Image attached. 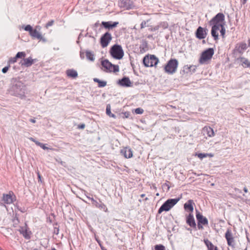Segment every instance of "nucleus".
Listing matches in <instances>:
<instances>
[{
	"mask_svg": "<svg viewBox=\"0 0 250 250\" xmlns=\"http://www.w3.org/2000/svg\"><path fill=\"white\" fill-rule=\"evenodd\" d=\"M24 86L21 82H17L10 88V93L16 96L21 97L24 94Z\"/></svg>",
	"mask_w": 250,
	"mask_h": 250,
	"instance_id": "f257e3e1",
	"label": "nucleus"
},
{
	"mask_svg": "<svg viewBox=\"0 0 250 250\" xmlns=\"http://www.w3.org/2000/svg\"><path fill=\"white\" fill-rule=\"evenodd\" d=\"M179 201V198L169 199L167 200L159 208L158 213L161 214L164 211H167L169 210Z\"/></svg>",
	"mask_w": 250,
	"mask_h": 250,
	"instance_id": "f03ea898",
	"label": "nucleus"
},
{
	"mask_svg": "<svg viewBox=\"0 0 250 250\" xmlns=\"http://www.w3.org/2000/svg\"><path fill=\"white\" fill-rule=\"evenodd\" d=\"M178 65V61L175 59H171L167 62L165 65V71L168 74H173L177 71Z\"/></svg>",
	"mask_w": 250,
	"mask_h": 250,
	"instance_id": "7ed1b4c3",
	"label": "nucleus"
},
{
	"mask_svg": "<svg viewBox=\"0 0 250 250\" xmlns=\"http://www.w3.org/2000/svg\"><path fill=\"white\" fill-rule=\"evenodd\" d=\"M110 53L113 58L118 60L121 59L124 55L122 46L118 44H114L111 47Z\"/></svg>",
	"mask_w": 250,
	"mask_h": 250,
	"instance_id": "20e7f679",
	"label": "nucleus"
},
{
	"mask_svg": "<svg viewBox=\"0 0 250 250\" xmlns=\"http://www.w3.org/2000/svg\"><path fill=\"white\" fill-rule=\"evenodd\" d=\"M102 69L105 72H117L119 71V66L112 64L108 60L105 59L102 61Z\"/></svg>",
	"mask_w": 250,
	"mask_h": 250,
	"instance_id": "39448f33",
	"label": "nucleus"
},
{
	"mask_svg": "<svg viewBox=\"0 0 250 250\" xmlns=\"http://www.w3.org/2000/svg\"><path fill=\"white\" fill-rule=\"evenodd\" d=\"M214 54V49L212 48H209L202 53L199 59V62L201 64H205L211 60Z\"/></svg>",
	"mask_w": 250,
	"mask_h": 250,
	"instance_id": "423d86ee",
	"label": "nucleus"
},
{
	"mask_svg": "<svg viewBox=\"0 0 250 250\" xmlns=\"http://www.w3.org/2000/svg\"><path fill=\"white\" fill-rule=\"evenodd\" d=\"M158 62V59L153 55H146L143 59V63L146 67L156 66Z\"/></svg>",
	"mask_w": 250,
	"mask_h": 250,
	"instance_id": "0eeeda50",
	"label": "nucleus"
},
{
	"mask_svg": "<svg viewBox=\"0 0 250 250\" xmlns=\"http://www.w3.org/2000/svg\"><path fill=\"white\" fill-rule=\"evenodd\" d=\"M112 40V36L108 32L103 35L100 39V43L103 48L106 47Z\"/></svg>",
	"mask_w": 250,
	"mask_h": 250,
	"instance_id": "6e6552de",
	"label": "nucleus"
},
{
	"mask_svg": "<svg viewBox=\"0 0 250 250\" xmlns=\"http://www.w3.org/2000/svg\"><path fill=\"white\" fill-rule=\"evenodd\" d=\"M225 20V16L222 13H219L215 15L210 21V25L221 24L219 22L223 21Z\"/></svg>",
	"mask_w": 250,
	"mask_h": 250,
	"instance_id": "1a4fd4ad",
	"label": "nucleus"
},
{
	"mask_svg": "<svg viewBox=\"0 0 250 250\" xmlns=\"http://www.w3.org/2000/svg\"><path fill=\"white\" fill-rule=\"evenodd\" d=\"M208 31V30L207 29L199 26L195 32L196 38L200 40L205 39L207 36Z\"/></svg>",
	"mask_w": 250,
	"mask_h": 250,
	"instance_id": "9d476101",
	"label": "nucleus"
},
{
	"mask_svg": "<svg viewBox=\"0 0 250 250\" xmlns=\"http://www.w3.org/2000/svg\"><path fill=\"white\" fill-rule=\"evenodd\" d=\"M119 5L121 8L125 9H131L133 7V4L131 0H120Z\"/></svg>",
	"mask_w": 250,
	"mask_h": 250,
	"instance_id": "9b49d317",
	"label": "nucleus"
},
{
	"mask_svg": "<svg viewBox=\"0 0 250 250\" xmlns=\"http://www.w3.org/2000/svg\"><path fill=\"white\" fill-rule=\"evenodd\" d=\"M225 238L227 241V244L229 246L234 247V238L232 237V233L229 229H228L225 233Z\"/></svg>",
	"mask_w": 250,
	"mask_h": 250,
	"instance_id": "f8f14e48",
	"label": "nucleus"
},
{
	"mask_svg": "<svg viewBox=\"0 0 250 250\" xmlns=\"http://www.w3.org/2000/svg\"><path fill=\"white\" fill-rule=\"evenodd\" d=\"M118 84L123 87H130L132 86V83L128 77H124L122 79L118 80Z\"/></svg>",
	"mask_w": 250,
	"mask_h": 250,
	"instance_id": "ddd939ff",
	"label": "nucleus"
},
{
	"mask_svg": "<svg viewBox=\"0 0 250 250\" xmlns=\"http://www.w3.org/2000/svg\"><path fill=\"white\" fill-rule=\"evenodd\" d=\"M91 201H92V204L94 205L96 208H99L101 210H103L105 212L108 211V209L106 206L101 201H100V202L99 203L93 198H91Z\"/></svg>",
	"mask_w": 250,
	"mask_h": 250,
	"instance_id": "4468645a",
	"label": "nucleus"
},
{
	"mask_svg": "<svg viewBox=\"0 0 250 250\" xmlns=\"http://www.w3.org/2000/svg\"><path fill=\"white\" fill-rule=\"evenodd\" d=\"M196 219L198 223L203 225H207L208 224V220L207 218L204 217L202 214L196 210Z\"/></svg>",
	"mask_w": 250,
	"mask_h": 250,
	"instance_id": "2eb2a0df",
	"label": "nucleus"
},
{
	"mask_svg": "<svg viewBox=\"0 0 250 250\" xmlns=\"http://www.w3.org/2000/svg\"><path fill=\"white\" fill-rule=\"evenodd\" d=\"M186 223L190 227L196 228V224L192 213H189L186 217Z\"/></svg>",
	"mask_w": 250,
	"mask_h": 250,
	"instance_id": "dca6fc26",
	"label": "nucleus"
},
{
	"mask_svg": "<svg viewBox=\"0 0 250 250\" xmlns=\"http://www.w3.org/2000/svg\"><path fill=\"white\" fill-rule=\"evenodd\" d=\"M36 61V59H33L31 57H29L24 59L23 61L21 62V66H24L28 67L31 66Z\"/></svg>",
	"mask_w": 250,
	"mask_h": 250,
	"instance_id": "f3484780",
	"label": "nucleus"
},
{
	"mask_svg": "<svg viewBox=\"0 0 250 250\" xmlns=\"http://www.w3.org/2000/svg\"><path fill=\"white\" fill-rule=\"evenodd\" d=\"M119 24L118 22L115 21H102V25L106 29H110L117 26Z\"/></svg>",
	"mask_w": 250,
	"mask_h": 250,
	"instance_id": "a211bd4d",
	"label": "nucleus"
},
{
	"mask_svg": "<svg viewBox=\"0 0 250 250\" xmlns=\"http://www.w3.org/2000/svg\"><path fill=\"white\" fill-rule=\"evenodd\" d=\"M212 28L211 30V34L212 37H213L214 40H217L218 39V33L217 31L220 29L219 24L212 25Z\"/></svg>",
	"mask_w": 250,
	"mask_h": 250,
	"instance_id": "6ab92c4d",
	"label": "nucleus"
},
{
	"mask_svg": "<svg viewBox=\"0 0 250 250\" xmlns=\"http://www.w3.org/2000/svg\"><path fill=\"white\" fill-rule=\"evenodd\" d=\"M194 204L193 200H189L187 202H186L184 205V209L187 211H189L190 212L189 213H192L193 211V205Z\"/></svg>",
	"mask_w": 250,
	"mask_h": 250,
	"instance_id": "aec40b11",
	"label": "nucleus"
},
{
	"mask_svg": "<svg viewBox=\"0 0 250 250\" xmlns=\"http://www.w3.org/2000/svg\"><path fill=\"white\" fill-rule=\"evenodd\" d=\"M19 231L25 239H30V232L28 231L26 225L23 227H20V229H19Z\"/></svg>",
	"mask_w": 250,
	"mask_h": 250,
	"instance_id": "412c9836",
	"label": "nucleus"
},
{
	"mask_svg": "<svg viewBox=\"0 0 250 250\" xmlns=\"http://www.w3.org/2000/svg\"><path fill=\"white\" fill-rule=\"evenodd\" d=\"M121 153L126 158H131L133 156L132 151L129 147H125L121 150Z\"/></svg>",
	"mask_w": 250,
	"mask_h": 250,
	"instance_id": "4be33fe9",
	"label": "nucleus"
},
{
	"mask_svg": "<svg viewBox=\"0 0 250 250\" xmlns=\"http://www.w3.org/2000/svg\"><path fill=\"white\" fill-rule=\"evenodd\" d=\"M203 134H207L208 137H211L214 136V132L213 129L209 126H205L203 128Z\"/></svg>",
	"mask_w": 250,
	"mask_h": 250,
	"instance_id": "5701e85b",
	"label": "nucleus"
},
{
	"mask_svg": "<svg viewBox=\"0 0 250 250\" xmlns=\"http://www.w3.org/2000/svg\"><path fill=\"white\" fill-rule=\"evenodd\" d=\"M247 44L245 43H241L236 46L235 51L238 52L240 54H243L244 51L247 49Z\"/></svg>",
	"mask_w": 250,
	"mask_h": 250,
	"instance_id": "b1692460",
	"label": "nucleus"
},
{
	"mask_svg": "<svg viewBox=\"0 0 250 250\" xmlns=\"http://www.w3.org/2000/svg\"><path fill=\"white\" fill-rule=\"evenodd\" d=\"M2 200L4 203L10 204L13 202V198L10 194H3Z\"/></svg>",
	"mask_w": 250,
	"mask_h": 250,
	"instance_id": "393cba45",
	"label": "nucleus"
},
{
	"mask_svg": "<svg viewBox=\"0 0 250 250\" xmlns=\"http://www.w3.org/2000/svg\"><path fill=\"white\" fill-rule=\"evenodd\" d=\"M237 60L241 63L243 67L250 68V62L248 59L244 57H240Z\"/></svg>",
	"mask_w": 250,
	"mask_h": 250,
	"instance_id": "a878e982",
	"label": "nucleus"
},
{
	"mask_svg": "<svg viewBox=\"0 0 250 250\" xmlns=\"http://www.w3.org/2000/svg\"><path fill=\"white\" fill-rule=\"evenodd\" d=\"M39 26H36V28H38ZM30 35L33 38H36V39H42V35L41 34L38 32L37 30V29H33L31 32L30 34Z\"/></svg>",
	"mask_w": 250,
	"mask_h": 250,
	"instance_id": "bb28decb",
	"label": "nucleus"
},
{
	"mask_svg": "<svg viewBox=\"0 0 250 250\" xmlns=\"http://www.w3.org/2000/svg\"><path fill=\"white\" fill-rule=\"evenodd\" d=\"M66 74L68 77L75 78L78 76L77 72L74 69H68L66 71Z\"/></svg>",
	"mask_w": 250,
	"mask_h": 250,
	"instance_id": "cd10ccee",
	"label": "nucleus"
},
{
	"mask_svg": "<svg viewBox=\"0 0 250 250\" xmlns=\"http://www.w3.org/2000/svg\"><path fill=\"white\" fill-rule=\"evenodd\" d=\"M193 68L192 72H194L196 70V67L195 65H185L183 67V71L186 73L190 72V69Z\"/></svg>",
	"mask_w": 250,
	"mask_h": 250,
	"instance_id": "c85d7f7f",
	"label": "nucleus"
},
{
	"mask_svg": "<svg viewBox=\"0 0 250 250\" xmlns=\"http://www.w3.org/2000/svg\"><path fill=\"white\" fill-rule=\"evenodd\" d=\"M93 81L98 83L99 87H104L106 85V82L104 81H101L98 78H94Z\"/></svg>",
	"mask_w": 250,
	"mask_h": 250,
	"instance_id": "c756f323",
	"label": "nucleus"
},
{
	"mask_svg": "<svg viewBox=\"0 0 250 250\" xmlns=\"http://www.w3.org/2000/svg\"><path fill=\"white\" fill-rule=\"evenodd\" d=\"M85 55L86 57V58L91 61H94L95 60L94 55V54L90 51L87 50L85 52Z\"/></svg>",
	"mask_w": 250,
	"mask_h": 250,
	"instance_id": "7c9ffc66",
	"label": "nucleus"
},
{
	"mask_svg": "<svg viewBox=\"0 0 250 250\" xmlns=\"http://www.w3.org/2000/svg\"><path fill=\"white\" fill-rule=\"evenodd\" d=\"M204 242L207 247L208 250H210V249L217 247L216 246H214L212 243L208 239H204Z\"/></svg>",
	"mask_w": 250,
	"mask_h": 250,
	"instance_id": "2f4dec72",
	"label": "nucleus"
},
{
	"mask_svg": "<svg viewBox=\"0 0 250 250\" xmlns=\"http://www.w3.org/2000/svg\"><path fill=\"white\" fill-rule=\"evenodd\" d=\"M106 113L109 117H113L114 118H116V116L114 114H112L111 112V109H110V104H107L106 105Z\"/></svg>",
	"mask_w": 250,
	"mask_h": 250,
	"instance_id": "473e14b6",
	"label": "nucleus"
},
{
	"mask_svg": "<svg viewBox=\"0 0 250 250\" xmlns=\"http://www.w3.org/2000/svg\"><path fill=\"white\" fill-rule=\"evenodd\" d=\"M157 26H159V29L160 28L165 29L168 27V24L167 22H161L157 25Z\"/></svg>",
	"mask_w": 250,
	"mask_h": 250,
	"instance_id": "72a5a7b5",
	"label": "nucleus"
},
{
	"mask_svg": "<svg viewBox=\"0 0 250 250\" xmlns=\"http://www.w3.org/2000/svg\"><path fill=\"white\" fill-rule=\"evenodd\" d=\"M36 145L39 146H40L41 148H42L44 150H47V149H52L50 148H49L48 147H46L45 145V144H42L40 142H37L36 143Z\"/></svg>",
	"mask_w": 250,
	"mask_h": 250,
	"instance_id": "f704fd0d",
	"label": "nucleus"
},
{
	"mask_svg": "<svg viewBox=\"0 0 250 250\" xmlns=\"http://www.w3.org/2000/svg\"><path fill=\"white\" fill-rule=\"evenodd\" d=\"M26 54L24 52H19L16 55V58H22L25 56Z\"/></svg>",
	"mask_w": 250,
	"mask_h": 250,
	"instance_id": "c9c22d12",
	"label": "nucleus"
},
{
	"mask_svg": "<svg viewBox=\"0 0 250 250\" xmlns=\"http://www.w3.org/2000/svg\"><path fill=\"white\" fill-rule=\"evenodd\" d=\"M22 28L24 29V30L26 31H28L29 33V34L31 32L32 30H33V27L30 25H27L25 26H23Z\"/></svg>",
	"mask_w": 250,
	"mask_h": 250,
	"instance_id": "e433bc0d",
	"label": "nucleus"
},
{
	"mask_svg": "<svg viewBox=\"0 0 250 250\" xmlns=\"http://www.w3.org/2000/svg\"><path fill=\"white\" fill-rule=\"evenodd\" d=\"M220 27L221 28V29L220 30L221 35L223 37V38H224L225 33H226V29H225L224 26L223 24H220Z\"/></svg>",
	"mask_w": 250,
	"mask_h": 250,
	"instance_id": "4c0bfd02",
	"label": "nucleus"
},
{
	"mask_svg": "<svg viewBox=\"0 0 250 250\" xmlns=\"http://www.w3.org/2000/svg\"><path fill=\"white\" fill-rule=\"evenodd\" d=\"M155 250H166L165 247L163 245H156L155 246Z\"/></svg>",
	"mask_w": 250,
	"mask_h": 250,
	"instance_id": "58836bf2",
	"label": "nucleus"
},
{
	"mask_svg": "<svg viewBox=\"0 0 250 250\" xmlns=\"http://www.w3.org/2000/svg\"><path fill=\"white\" fill-rule=\"evenodd\" d=\"M120 116L123 118H128L130 116V113L129 112H123L120 114Z\"/></svg>",
	"mask_w": 250,
	"mask_h": 250,
	"instance_id": "ea45409f",
	"label": "nucleus"
},
{
	"mask_svg": "<svg viewBox=\"0 0 250 250\" xmlns=\"http://www.w3.org/2000/svg\"><path fill=\"white\" fill-rule=\"evenodd\" d=\"M149 20H147V21H143L141 24V29H143L144 28H145V27H149V26H148V25H147V23L148 22Z\"/></svg>",
	"mask_w": 250,
	"mask_h": 250,
	"instance_id": "a19ab883",
	"label": "nucleus"
},
{
	"mask_svg": "<svg viewBox=\"0 0 250 250\" xmlns=\"http://www.w3.org/2000/svg\"><path fill=\"white\" fill-rule=\"evenodd\" d=\"M144 110L141 108H137L135 109V112L137 114H141L143 113Z\"/></svg>",
	"mask_w": 250,
	"mask_h": 250,
	"instance_id": "79ce46f5",
	"label": "nucleus"
},
{
	"mask_svg": "<svg viewBox=\"0 0 250 250\" xmlns=\"http://www.w3.org/2000/svg\"><path fill=\"white\" fill-rule=\"evenodd\" d=\"M17 58H16V56L13 58H11L9 60L8 63H13L17 62Z\"/></svg>",
	"mask_w": 250,
	"mask_h": 250,
	"instance_id": "37998d69",
	"label": "nucleus"
},
{
	"mask_svg": "<svg viewBox=\"0 0 250 250\" xmlns=\"http://www.w3.org/2000/svg\"><path fill=\"white\" fill-rule=\"evenodd\" d=\"M149 27L150 28L148 29V30L150 31H155L159 30V26H157V25L154 26V27H152L151 26H149Z\"/></svg>",
	"mask_w": 250,
	"mask_h": 250,
	"instance_id": "c03bdc74",
	"label": "nucleus"
},
{
	"mask_svg": "<svg viewBox=\"0 0 250 250\" xmlns=\"http://www.w3.org/2000/svg\"><path fill=\"white\" fill-rule=\"evenodd\" d=\"M54 22V20H51V21H49L46 24L45 27L46 28H48L49 26H52Z\"/></svg>",
	"mask_w": 250,
	"mask_h": 250,
	"instance_id": "a18cd8bd",
	"label": "nucleus"
},
{
	"mask_svg": "<svg viewBox=\"0 0 250 250\" xmlns=\"http://www.w3.org/2000/svg\"><path fill=\"white\" fill-rule=\"evenodd\" d=\"M9 67H10V65L9 64L8 66H5L4 67H3L1 70L2 72L3 73H6L8 71V70L9 68Z\"/></svg>",
	"mask_w": 250,
	"mask_h": 250,
	"instance_id": "49530a36",
	"label": "nucleus"
},
{
	"mask_svg": "<svg viewBox=\"0 0 250 250\" xmlns=\"http://www.w3.org/2000/svg\"><path fill=\"white\" fill-rule=\"evenodd\" d=\"M198 157L200 158V159H203L204 158H205L206 156H207V154H205V153H199L198 154Z\"/></svg>",
	"mask_w": 250,
	"mask_h": 250,
	"instance_id": "de8ad7c7",
	"label": "nucleus"
},
{
	"mask_svg": "<svg viewBox=\"0 0 250 250\" xmlns=\"http://www.w3.org/2000/svg\"><path fill=\"white\" fill-rule=\"evenodd\" d=\"M197 227H198V229H203V225L198 222L197 224Z\"/></svg>",
	"mask_w": 250,
	"mask_h": 250,
	"instance_id": "09e8293b",
	"label": "nucleus"
},
{
	"mask_svg": "<svg viewBox=\"0 0 250 250\" xmlns=\"http://www.w3.org/2000/svg\"><path fill=\"white\" fill-rule=\"evenodd\" d=\"M80 57L82 59H83L84 58V53L83 52L81 51L80 54Z\"/></svg>",
	"mask_w": 250,
	"mask_h": 250,
	"instance_id": "8fccbe9b",
	"label": "nucleus"
},
{
	"mask_svg": "<svg viewBox=\"0 0 250 250\" xmlns=\"http://www.w3.org/2000/svg\"><path fill=\"white\" fill-rule=\"evenodd\" d=\"M79 128L84 129L85 127V125L84 124H81L78 126Z\"/></svg>",
	"mask_w": 250,
	"mask_h": 250,
	"instance_id": "3c124183",
	"label": "nucleus"
},
{
	"mask_svg": "<svg viewBox=\"0 0 250 250\" xmlns=\"http://www.w3.org/2000/svg\"><path fill=\"white\" fill-rule=\"evenodd\" d=\"M29 140L32 141V142H34L36 144V143L39 142L38 141H36L35 139H34L32 137L29 138Z\"/></svg>",
	"mask_w": 250,
	"mask_h": 250,
	"instance_id": "603ef678",
	"label": "nucleus"
},
{
	"mask_svg": "<svg viewBox=\"0 0 250 250\" xmlns=\"http://www.w3.org/2000/svg\"><path fill=\"white\" fill-rule=\"evenodd\" d=\"M235 192L236 193H242V191L240 189H238V188H235Z\"/></svg>",
	"mask_w": 250,
	"mask_h": 250,
	"instance_id": "864d4df0",
	"label": "nucleus"
},
{
	"mask_svg": "<svg viewBox=\"0 0 250 250\" xmlns=\"http://www.w3.org/2000/svg\"><path fill=\"white\" fill-rule=\"evenodd\" d=\"M37 175H38V179H39V181L42 182V180H41V175H40V174L39 173V172H38L37 173Z\"/></svg>",
	"mask_w": 250,
	"mask_h": 250,
	"instance_id": "5fc2aeb1",
	"label": "nucleus"
},
{
	"mask_svg": "<svg viewBox=\"0 0 250 250\" xmlns=\"http://www.w3.org/2000/svg\"><path fill=\"white\" fill-rule=\"evenodd\" d=\"M29 121H30V122H31L32 123H35L36 122L35 118H34V119H30L29 120Z\"/></svg>",
	"mask_w": 250,
	"mask_h": 250,
	"instance_id": "6e6d98bb",
	"label": "nucleus"
},
{
	"mask_svg": "<svg viewBox=\"0 0 250 250\" xmlns=\"http://www.w3.org/2000/svg\"><path fill=\"white\" fill-rule=\"evenodd\" d=\"M247 1V0H242L241 4H243V5L245 4L246 3Z\"/></svg>",
	"mask_w": 250,
	"mask_h": 250,
	"instance_id": "4d7b16f0",
	"label": "nucleus"
},
{
	"mask_svg": "<svg viewBox=\"0 0 250 250\" xmlns=\"http://www.w3.org/2000/svg\"><path fill=\"white\" fill-rule=\"evenodd\" d=\"M39 40H42L43 42H46V40L45 38H43L42 36V39H39Z\"/></svg>",
	"mask_w": 250,
	"mask_h": 250,
	"instance_id": "13d9d810",
	"label": "nucleus"
},
{
	"mask_svg": "<svg viewBox=\"0 0 250 250\" xmlns=\"http://www.w3.org/2000/svg\"><path fill=\"white\" fill-rule=\"evenodd\" d=\"M153 38V36L152 35H149L147 36V38L148 39H151V38Z\"/></svg>",
	"mask_w": 250,
	"mask_h": 250,
	"instance_id": "bf43d9fd",
	"label": "nucleus"
},
{
	"mask_svg": "<svg viewBox=\"0 0 250 250\" xmlns=\"http://www.w3.org/2000/svg\"><path fill=\"white\" fill-rule=\"evenodd\" d=\"M244 192H246V193L248 192V189L247 188L245 187V188H244Z\"/></svg>",
	"mask_w": 250,
	"mask_h": 250,
	"instance_id": "052dcab7",
	"label": "nucleus"
},
{
	"mask_svg": "<svg viewBox=\"0 0 250 250\" xmlns=\"http://www.w3.org/2000/svg\"><path fill=\"white\" fill-rule=\"evenodd\" d=\"M145 196V194H142L141 195V197H142V198L144 197Z\"/></svg>",
	"mask_w": 250,
	"mask_h": 250,
	"instance_id": "680f3d73",
	"label": "nucleus"
},
{
	"mask_svg": "<svg viewBox=\"0 0 250 250\" xmlns=\"http://www.w3.org/2000/svg\"><path fill=\"white\" fill-rule=\"evenodd\" d=\"M86 197H87L88 199H90V200H91V197H90L89 196H87V195H86Z\"/></svg>",
	"mask_w": 250,
	"mask_h": 250,
	"instance_id": "e2e57ef3",
	"label": "nucleus"
},
{
	"mask_svg": "<svg viewBox=\"0 0 250 250\" xmlns=\"http://www.w3.org/2000/svg\"><path fill=\"white\" fill-rule=\"evenodd\" d=\"M51 250H57L55 248H52Z\"/></svg>",
	"mask_w": 250,
	"mask_h": 250,
	"instance_id": "0e129e2a",
	"label": "nucleus"
},
{
	"mask_svg": "<svg viewBox=\"0 0 250 250\" xmlns=\"http://www.w3.org/2000/svg\"><path fill=\"white\" fill-rule=\"evenodd\" d=\"M81 35H82V34H80L79 35V38H78L79 39H80V38H81Z\"/></svg>",
	"mask_w": 250,
	"mask_h": 250,
	"instance_id": "69168bd1",
	"label": "nucleus"
},
{
	"mask_svg": "<svg viewBox=\"0 0 250 250\" xmlns=\"http://www.w3.org/2000/svg\"><path fill=\"white\" fill-rule=\"evenodd\" d=\"M21 210V212H24V209H23V210Z\"/></svg>",
	"mask_w": 250,
	"mask_h": 250,
	"instance_id": "338daca9",
	"label": "nucleus"
},
{
	"mask_svg": "<svg viewBox=\"0 0 250 250\" xmlns=\"http://www.w3.org/2000/svg\"><path fill=\"white\" fill-rule=\"evenodd\" d=\"M38 250L37 249H34V250Z\"/></svg>",
	"mask_w": 250,
	"mask_h": 250,
	"instance_id": "774afa93",
	"label": "nucleus"
}]
</instances>
